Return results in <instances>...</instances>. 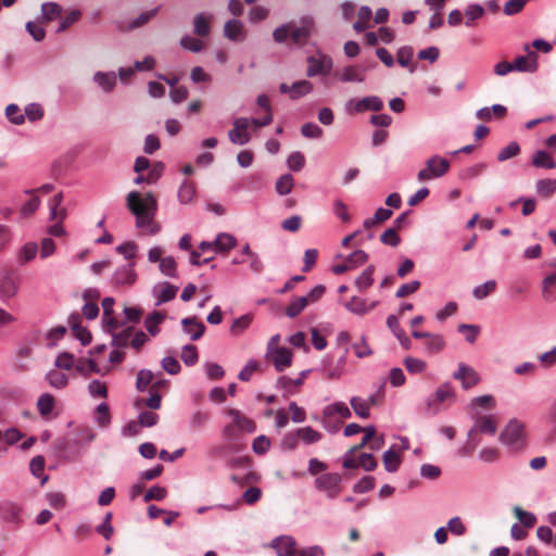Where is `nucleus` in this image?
Returning <instances> with one entry per match:
<instances>
[{
	"instance_id": "5701e85b",
	"label": "nucleus",
	"mask_w": 556,
	"mask_h": 556,
	"mask_svg": "<svg viewBox=\"0 0 556 556\" xmlns=\"http://www.w3.org/2000/svg\"><path fill=\"white\" fill-rule=\"evenodd\" d=\"M182 330L185 333L190 336V339L195 341L199 340L204 331L205 326L197 320V317H187L181 320Z\"/></svg>"
},
{
	"instance_id": "6e6d98bb",
	"label": "nucleus",
	"mask_w": 556,
	"mask_h": 556,
	"mask_svg": "<svg viewBox=\"0 0 556 556\" xmlns=\"http://www.w3.org/2000/svg\"><path fill=\"white\" fill-rule=\"evenodd\" d=\"M368 254L364 250H356L345 257V262L350 269H354L364 265L368 261Z\"/></svg>"
},
{
	"instance_id": "39448f33",
	"label": "nucleus",
	"mask_w": 556,
	"mask_h": 556,
	"mask_svg": "<svg viewBox=\"0 0 556 556\" xmlns=\"http://www.w3.org/2000/svg\"><path fill=\"white\" fill-rule=\"evenodd\" d=\"M450 169V161L438 154L430 156L425 167L417 173L419 181H429L443 177Z\"/></svg>"
},
{
	"instance_id": "ea45409f",
	"label": "nucleus",
	"mask_w": 556,
	"mask_h": 556,
	"mask_svg": "<svg viewBox=\"0 0 556 556\" xmlns=\"http://www.w3.org/2000/svg\"><path fill=\"white\" fill-rule=\"evenodd\" d=\"M210 20L204 13H199L193 17V33L205 37L210 34Z\"/></svg>"
},
{
	"instance_id": "c03bdc74",
	"label": "nucleus",
	"mask_w": 556,
	"mask_h": 556,
	"mask_svg": "<svg viewBox=\"0 0 556 556\" xmlns=\"http://www.w3.org/2000/svg\"><path fill=\"white\" fill-rule=\"evenodd\" d=\"M252 315L244 314L238 318H236L230 326V333L235 337L240 336L243 331H245L252 323Z\"/></svg>"
},
{
	"instance_id": "cd10ccee",
	"label": "nucleus",
	"mask_w": 556,
	"mask_h": 556,
	"mask_svg": "<svg viewBox=\"0 0 556 556\" xmlns=\"http://www.w3.org/2000/svg\"><path fill=\"white\" fill-rule=\"evenodd\" d=\"M338 415L342 419H348L352 416L349 406L344 402H334L324 407L323 416L325 418H332Z\"/></svg>"
},
{
	"instance_id": "a878e982",
	"label": "nucleus",
	"mask_w": 556,
	"mask_h": 556,
	"mask_svg": "<svg viewBox=\"0 0 556 556\" xmlns=\"http://www.w3.org/2000/svg\"><path fill=\"white\" fill-rule=\"evenodd\" d=\"M387 326L393 332V334L399 339L401 345L405 350H409L412 348V341L409 338L405 337L404 331L400 326L399 318L395 315L388 316Z\"/></svg>"
},
{
	"instance_id": "864d4df0",
	"label": "nucleus",
	"mask_w": 556,
	"mask_h": 556,
	"mask_svg": "<svg viewBox=\"0 0 556 556\" xmlns=\"http://www.w3.org/2000/svg\"><path fill=\"white\" fill-rule=\"evenodd\" d=\"M5 116L13 125H22L25 122V115L21 111L20 106L15 103H11L5 108Z\"/></svg>"
},
{
	"instance_id": "5fc2aeb1",
	"label": "nucleus",
	"mask_w": 556,
	"mask_h": 556,
	"mask_svg": "<svg viewBox=\"0 0 556 556\" xmlns=\"http://www.w3.org/2000/svg\"><path fill=\"white\" fill-rule=\"evenodd\" d=\"M161 273L167 277H177V263L173 256H165L159 264Z\"/></svg>"
},
{
	"instance_id": "6ab92c4d",
	"label": "nucleus",
	"mask_w": 556,
	"mask_h": 556,
	"mask_svg": "<svg viewBox=\"0 0 556 556\" xmlns=\"http://www.w3.org/2000/svg\"><path fill=\"white\" fill-rule=\"evenodd\" d=\"M546 430L543 434V442L547 445L556 443V400L552 403L546 416Z\"/></svg>"
},
{
	"instance_id": "393cba45",
	"label": "nucleus",
	"mask_w": 556,
	"mask_h": 556,
	"mask_svg": "<svg viewBox=\"0 0 556 556\" xmlns=\"http://www.w3.org/2000/svg\"><path fill=\"white\" fill-rule=\"evenodd\" d=\"M238 241L236 237L228 232H220L214 240V251L216 253H226L236 248Z\"/></svg>"
},
{
	"instance_id": "2f4dec72",
	"label": "nucleus",
	"mask_w": 556,
	"mask_h": 556,
	"mask_svg": "<svg viewBox=\"0 0 556 556\" xmlns=\"http://www.w3.org/2000/svg\"><path fill=\"white\" fill-rule=\"evenodd\" d=\"M394 447L392 446L387 450L382 456L383 465L388 472H395L401 465V456Z\"/></svg>"
},
{
	"instance_id": "9b49d317",
	"label": "nucleus",
	"mask_w": 556,
	"mask_h": 556,
	"mask_svg": "<svg viewBox=\"0 0 556 556\" xmlns=\"http://www.w3.org/2000/svg\"><path fill=\"white\" fill-rule=\"evenodd\" d=\"M18 278L12 271H4L0 275V300L9 302L18 292Z\"/></svg>"
},
{
	"instance_id": "c85d7f7f",
	"label": "nucleus",
	"mask_w": 556,
	"mask_h": 556,
	"mask_svg": "<svg viewBox=\"0 0 556 556\" xmlns=\"http://www.w3.org/2000/svg\"><path fill=\"white\" fill-rule=\"evenodd\" d=\"M93 81L104 91L111 92L116 85V75L114 72H97L93 75Z\"/></svg>"
},
{
	"instance_id": "f3484780",
	"label": "nucleus",
	"mask_w": 556,
	"mask_h": 556,
	"mask_svg": "<svg viewBox=\"0 0 556 556\" xmlns=\"http://www.w3.org/2000/svg\"><path fill=\"white\" fill-rule=\"evenodd\" d=\"M0 517L4 522L15 526H20L23 522L21 506L10 501L0 503Z\"/></svg>"
},
{
	"instance_id": "423d86ee",
	"label": "nucleus",
	"mask_w": 556,
	"mask_h": 556,
	"mask_svg": "<svg viewBox=\"0 0 556 556\" xmlns=\"http://www.w3.org/2000/svg\"><path fill=\"white\" fill-rule=\"evenodd\" d=\"M456 399L455 390L450 382L440 384L435 392L427 397L426 410L431 415H437L441 407L440 405L445 402H454Z\"/></svg>"
},
{
	"instance_id": "bb28decb",
	"label": "nucleus",
	"mask_w": 556,
	"mask_h": 556,
	"mask_svg": "<svg viewBox=\"0 0 556 556\" xmlns=\"http://www.w3.org/2000/svg\"><path fill=\"white\" fill-rule=\"evenodd\" d=\"M159 10H160V8L156 7L152 10L142 12L135 20L129 22L128 25L119 24L118 28L122 31H128V30H132L135 28H139V27L146 25L150 20H152L157 14Z\"/></svg>"
},
{
	"instance_id": "13d9d810",
	"label": "nucleus",
	"mask_w": 556,
	"mask_h": 556,
	"mask_svg": "<svg viewBox=\"0 0 556 556\" xmlns=\"http://www.w3.org/2000/svg\"><path fill=\"white\" fill-rule=\"evenodd\" d=\"M536 192L542 197H549L556 191V179H541L535 184Z\"/></svg>"
},
{
	"instance_id": "4d7b16f0",
	"label": "nucleus",
	"mask_w": 556,
	"mask_h": 556,
	"mask_svg": "<svg viewBox=\"0 0 556 556\" xmlns=\"http://www.w3.org/2000/svg\"><path fill=\"white\" fill-rule=\"evenodd\" d=\"M37 253H38L37 244L34 242H28L21 248V250L18 252V262L23 263V264L28 263L35 258Z\"/></svg>"
},
{
	"instance_id": "052dcab7",
	"label": "nucleus",
	"mask_w": 556,
	"mask_h": 556,
	"mask_svg": "<svg viewBox=\"0 0 556 556\" xmlns=\"http://www.w3.org/2000/svg\"><path fill=\"white\" fill-rule=\"evenodd\" d=\"M300 437L298 430L287 432L280 441V447L283 451H293L298 447Z\"/></svg>"
},
{
	"instance_id": "c756f323",
	"label": "nucleus",
	"mask_w": 556,
	"mask_h": 556,
	"mask_svg": "<svg viewBox=\"0 0 556 556\" xmlns=\"http://www.w3.org/2000/svg\"><path fill=\"white\" fill-rule=\"evenodd\" d=\"M166 319V314L164 312L154 311L149 314L144 319V326L147 331L155 337L160 333V325Z\"/></svg>"
},
{
	"instance_id": "de8ad7c7",
	"label": "nucleus",
	"mask_w": 556,
	"mask_h": 556,
	"mask_svg": "<svg viewBox=\"0 0 556 556\" xmlns=\"http://www.w3.org/2000/svg\"><path fill=\"white\" fill-rule=\"evenodd\" d=\"M350 403H351V406L354 410V413L361 417V418H368L369 415H370V407H369V403L368 401L362 399V397H358V396H353L351 400H350Z\"/></svg>"
},
{
	"instance_id": "c9c22d12",
	"label": "nucleus",
	"mask_w": 556,
	"mask_h": 556,
	"mask_svg": "<svg viewBox=\"0 0 556 556\" xmlns=\"http://www.w3.org/2000/svg\"><path fill=\"white\" fill-rule=\"evenodd\" d=\"M464 14L466 17L465 25L471 27L475 21L484 15V9L479 3H470L466 7Z\"/></svg>"
},
{
	"instance_id": "7c9ffc66",
	"label": "nucleus",
	"mask_w": 556,
	"mask_h": 556,
	"mask_svg": "<svg viewBox=\"0 0 556 556\" xmlns=\"http://www.w3.org/2000/svg\"><path fill=\"white\" fill-rule=\"evenodd\" d=\"M224 35L230 40H243V24L239 20H230L224 26Z\"/></svg>"
},
{
	"instance_id": "680f3d73",
	"label": "nucleus",
	"mask_w": 556,
	"mask_h": 556,
	"mask_svg": "<svg viewBox=\"0 0 556 556\" xmlns=\"http://www.w3.org/2000/svg\"><path fill=\"white\" fill-rule=\"evenodd\" d=\"M520 152V147L517 141L509 142L505 148L501 149L497 153V160L505 162L509 159L517 156Z\"/></svg>"
},
{
	"instance_id": "f257e3e1",
	"label": "nucleus",
	"mask_w": 556,
	"mask_h": 556,
	"mask_svg": "<svg viewBox=\"0 0 556 556\" xmlns=\"http://www.w3.org/2000/svg\"><path fill=\"white\" fill-rule=\"evenodd\" d=\"M126 206L136 217V227H141L144 220L154 219L157 202L151 192L142 195L138 191H130L126 197Z\"/></svg>"
},
{
	"instance_id": "a18cd8bd",
	"label": "nucleus",
	"mask_w": 556,
	"mask_h": 556,
	"mask_svg": "<svg viewBox=\"0 0 556 556\" xmlns=\"http://www.w3.org/2000/svg\"><path fill=\"white\" fill-rule=\"evenodd\" d=\"M62 13V8L56 2H45L41 5V15L46 22H52Z\"/></svg>"
},
{
	"instance_id": "72a5a7b5",
	"label": "nucleus",
	"mask_w": 556,
	"mask_h": 556,
	"mask_svg": "<svg viewBox=\"0 0 556 556\" xmlns=\"http://www.w3.org/2000/svg\"><path fill=\"white\" fill-rule=\"evenodd\" d=\"M163 169H164V165L162 163H157L155 164L147 175H138L135 179H134V182L136 185H141V184H148V185H152V184H155L157 181V179L161 177L162 173H163Z\"/></svg>"
},
{
	"instance_id": "69168bd1",
	"label": "nucleus",
	"mask_w": 556,
	"mask_h": 556,
	"mask_svg": "<svg viewBox=\"0 0 556 556\" xmlns=\"http://www.w3.org/2000/svg\"><path fill=\"white\" fill-rule=\"evenodd\" d=\"M514 514L526 528H532L536 522V517L533 513L526 511L518 506L514 508Z\"/></svg>"
},
{
	"instance_id": "dca6fc26",
	"label": "nucleus",
	"mask_w": 556,
	"mask_h": 556,
	"mask_svg": "<svg viewBox=\"0 0 556 556\" xmlns=\"http://www.w3.org/2000/svg\"><path fill=\"white\" fill-rule=\"evenodd\" d=\"M379 305V301H368L364 298L352 296L345 302L344 307L352 314L364 316L375 309Z\"/></svg>"
},
{
	"instance_id": "774afa93",
	"label": "nucleus",
	"mask_w": 556,
	"mask_h": 556,
	"mask_svg": "<svg viewBox=\"0 0 556 556\" xmlns=\"http://www.w3.org/2000/svg\"><path fill=\"white\" fill-rule=\"evenodd\" d=\"M380 241L386 245L395 248L400 244L401 238L397 235L396 228L390 227L386 229L383 233L380 236Z\"/></svg>"
},
{
	"instance_id": "bf43d9fd",
	"label": "nucleus",
	"mask_w": 556,
	"mask_h": 556,
	"mask_svg": "<svg viewBox=\"0 0 556 556\" xmlns=\"http://www.w3.org/2000/svg\"><path fill=\"white\" fill-rule=\"evenodd\" d=\"M177 291H178V288L176 286L165 282L162 286L160 294L157 295L155 305L159 306L163 303H166V302L173 300L176 296Z\"/></svg>"
},
{
	"instance_id": "b1692460",
	"label": "nucleus",
	"mask_w": 556,
	"mask_h": 556,
	"mask_svg": "<svg viewBox=\"0 0 556 556\" xmlns=\"http://www.w3.org/2000/svg\"><path fill=\"white\" fill-rule=\"evenodd\" d=\"M365 71V67L349 65L342 68L339 79L343 83H363Z\"/></svg>"
},
{
	"instance_id": "e2e57ef3",
	"label": "nucleus",
	"mask_w": 556,
	"mask_h": 556,
	"mask_svg": "<svg viewBox=\"0 0 556 556\" xmlns=\"http://www.w3.org/2000/svg\"><path fill=\"white\" fill-rule=\"evenodd\" d=\"M404 365L409 374H421L427 367L425 361L413 356L405 357Z\"/></svg>"
},
{
	"instance_id": "f704fd0d",
	"label": "nucleus",
	"mask_w": 556,
	"mask_h": 556,
	"mask_svg": "<svg viewBox=\"0 0 556 556\" xmlns=\"http://www.w3.org/2000/svg\"><path fill=\"white\" fill-rule=\"evenodd\" d=\"M79 316L77 314L70 316V324L74 336L80 341L83 345H88L91 342V333L77 324Z\"/></svg>"
},
{
	"instance_id": "09e8293b",
	"label": "nucleus",
	"mask_w": 556,
	"mask_h": 556,
	"mask_svg": "<svg viewBox=\"0 0 556 556\" xmlns=\"http://www.w3.org/2000/svg\"><path fill=\"white\" fill-rule=\"evenodd\" d=\"M496 289V281L495 280H488L477 287L472 290V295L477 300H483L488 298L490 294H492Z\"/></svg>"
},
{
	"instance_id": "4468645a",
	"label": "nucleus",
	"mask_w": 556,
	"mask_h": 556,
	"mask_svg": "<svg viewBox=\"0 0 556 556\" xmlns=\"http://www.w3.org/2000/svg\"><path fill=\"white\" fill-rule=\"evenodd\" d=\"M527 56H518L511 62L513 71L534 73L538 70V55L534 51L530 50V46H525Z\"/></svg>"
},
{
	"instance_id": "338daca9",
	"label": "nucleus",
	"mask_w": 556,
	"mask_h": 556,
	"mask_svg": "<svg viewBox=\"0 0 556 556\" xmlns=\"http://www.w3.org/2000/svg\"><path fill=\"white\" fill-rule=\"evenodd\" d=\"M198 351L195 345L186 344L181 351V359L187 366H192L198 362Z\"/></svg>"
},
{
	"instance_id": "8fccbe9b",
	"label": "nucleus",
	"mask_w": 556,
	"mask_h": 556,
	"mask_svg": "<svg viewBox=\"0 0 556 556\" xmlns=\"http://www.w3.org/2000/svg\"><path fill=\"white\" fill-rule=\"evenodd\" d=\"M294 186V179L290 174H285L278 178L275 185L276 192L279 195H287Z\"/></svg>"
},
{
	"instance_id": "0e129e2a",
	"label": "nucleus",
	"mask_w": 556,
	"mask_h": 556,
	"mask_svg": "<svg viewBox=\"0 0 556 556\" xmlns=\"http://www.w3.org/2000/svg\"><path fill=\"white\" fill-rule=\"evenodd\" d=\"M194 194H195L194 186L191 182L185 180L180 185V188L178 190V199H179L180 203H182V204L189 203L193 199Z\"/></svg>"
},
{
	"instance_id": "3c124183",
	"label": "nucleus",
	"mask_w": 556,
	"mask_h": 556,
	"mask_svg": "<svg viewBox=\"0 0 556 556\" xmlns=\"http://www.w3.org/2000/svg\"><path fill=\"white\" fill-rule=\"evenodd\" d=\"M132 334V327H127L119 332L112 333V345L119 349L125 348L130 343Z\"/></svg>"
},
{
	"instance_id": "4c0bfd02",
	"label": "nucleus",
	"mask_w": 556,
	"mask_h": 556,
	"mask_svg": "<svg viewBox=\"0 0 556 556\" xmlns=\"http://www.w3.org/2000/svg\"><path fill=\"white\" fill-rule=\"evenodd\" d=\"M444 344L445 342L442 336L429 333V337H427L424 343L425 352L428 354L438 353L444 348Z\"/></svg>"
},
{
	"instance_id": "37998d69",
	"label": "nucleus",
	"mask_w": 556,
	"mask_h": 556,
	"mask_svg": "<svg viewBox=\"0 0 556 556\" xmlns=\"http://www.w3.org/2000/svg\"><path fill=\"white\" fill-rule=\"evenodd\" d=\"M54 408V397L50 393H43L37 401V409L42 417L49 416Z\"/></svg>"
},
{
	"instance_id": "6e6552de",
	"label": "nucleus",
	"mask_w": 556,
	"mask_h": 556,
	"mask_svg": "<svg viewBox=\"0 0 556 556\" xmlns=\"http://www.w3.org/2000/svg\"><path fill=\"white\" fill-rule=\"evenodd\" d=\"M383 101L378 96H369L363 99H350L344 104L346 114L353 115L364 113L366 111L379 112L383 109Z\"/></svg>"
},
{
	"instance_id": "aec40b11",
	"label": "nucleus",
	"mask_w": 556,
	"mask_h": 556,
	"mask_svg": "<svg viewBox=\"0 0 556 556\" xmlns=\"http://www.w3.org/2000/svg\"><path fill=\"white\" fill-rule=\"evenodd\" d=\"M277 371H282L288 368L292 363V352L287 348L276 349L273 353L268 354Z\"/></svg>"
},
{
	"instance_id": "49530a36",
	"label": "nucleus",
	"mask_w": 556,
	"mask_h": 556,
	"mask_svg": "<svg viewBox=\"0 0 556 556\" xmlns=\"http://www.w3.org/2000/svg\"><path fill=\"white\" fill-rule=\"evenodd\" d=\"M46 379L49 382V384L55 389H63L68 383L67 375L58 370L48 371L46 374Z\"/></svg>"
},
{
	"instance_id": "4be33fe9",
	"label": "nucleus",
	"mask_w": 556,
	"mask_h": 556,
	"mask_svg": "<svg viewBox=\"0 0 556 556\" xmlns=\"http://www.w3.org/2000/svg\"><path fill=\"white\" fill-rule=\"evenodd\" d=\"M210 420L211 414L208 412L195 409L189 415L187 426L190 431L194 432L205 428Z\"/></svg>"
},
{
	"instance_id": "7ed1b4c3",
	"label": "nucleus",
	"mask_w": 556,
	"mask_h": 556,
	"mask_svg": "<svg viewBox=\"0 0 556 556\" xmlns=\"http://www.w3.org/2000/svg\"><path fill=\"white\" fill-rule=\"evenodd\" d=\"M500 442L510 452H518L526 445L523 426L516 419H511L498 437Z\"/></svg>"
},
{
	"instance_id": "412c9836",
	"label": "nucleus",
	"mask_w": 556,
	"mask_h": 556,
	"mask_svg": "<svg viewBox=\"0 0 556 556\" xmlns=\"http://www.w3.org/2000/svg\"><path fill=\"white\" fill-rule=\"evenodd\" d=\"M136 278L134 264H127L115 270L112 280L117 286H130L136 281Z\"/></svg>"
},
{
	"instance_id": "a211bd4d",
	"label": "nucleus",
	"mask_w": 556,
	"mask_h": 556,
	"mask_svg": "<svg viewBox=\"0 0 556 556\" xmlns=\"http://www.w3.org/2000/svg\"><path fill=\"white\" fill-rule=\"evenodd\" d=\"M270 546L277 551V556H294L296 554V542L290 535H280L274 539Z\"/></svg>"
},
{
	"instance_id": "1a4fd4ad",
	"label": "nucleus",
	"mask_w": 556,
	"mask_h": 556,
	"mask_svg": "<svg viewBox=\"0 0 556 556\" xmlns=\"http://www.w3.org/2000/svg\"><path fill=\"white\" fill-rule=\"evenodd\" d=\"M307 77L315 76H327L333 66L332 59L326 54H320L319 56L311 55L307 58Z\"/></svg>"
},
{
	"instance_id": "f03ea898",
	"label": "nucleus",
	"mask_w": 556,
	"mask_h": 556,
	"mask_svg": "<svg viewBox=\"0 0 556 556\" xmlns=\"http://www.w3.org/2000/svg\"><path fill=\"white\" fill-rule=\"evenodd\" d=\"M225 414L230 418V421L222 429V435L227 443H237L240 441L243 433H253L256 431L255 421L245 416L241 410L228 408L225 410Z\"/></svg>"
},
{
	"instance_id": "9d476101",
	"label": "nucleus",
	"mask_w": 556,
	"mask_h": 556,
	"mask_svg": "<svg viewBox=\"0 0 556 556\" xmlns=\"http://www.w3.org/2000/svg\"><path fill=\"white\" fill-rule=\"evenodd\" d=\"M472 418L475 419L473 426L469 429L467 433V438L470 439L475 433L479 432L482 434H489L494 435L497 430V418L494 415H481V416H475L472 415Z\"/></svg>"
},
{
	"instance_id": "f8f14e48",
	"label": "nucleus",
	"mask_w": 556,
	"mask_h": 556,
	"mask_svg": "<svg viewBox=\"0 0 556 556\" xmlns=\"http://www.w3.org/2000/svg\"><path fill=\"white\" fill-rule=\"evenodd\" d=\"M250 126V118L239 117L233 121V128L228 131V137L231 143L243 146L251 140L248 132Z\"/></svg>"
},
{
	"instance_id": "ddd939ff",
	"label": "nucleus",
	"mask_w": 556,
	"mask_h": 556,
	"mask_svg": "<svg viewBox=\"0 0 556 556\" xmlns=\"http://www.w3.org/2000/svg\"><path fill=\"white\" fill-rule=\"evenodd\" d=\"M455 380L460 381L463 389L468 390L480 381L479 374L465 363H459L457 370H455L452 375Z\"/></svg>"
},
{
	"instance_id": "20e7f679",
	"label": "nucleus",
	"mask_w": 556,
	"mask_h": 556,
	"mask_svg": "<svg viewBox=\"0 0 556 556\" xmlns=\"http://www.w3.org/2000/svg\"><path fill=\"white\" fill-rule=\"evenodd\" d=\"M315 489L329 500H334L342 492V476L338 472H326L316 477Z\"/></svg>"
},
{
	"instance_id": "a19ab883",
	"label": "nucleus",
	"mask_w": 556,
	"mask_h": 556,
	"mask_svg": "<svg viewBox=\"0 0 556 556\" xmlns=\"http://www.w3.org/2000/svg\"><path fill=\"white\" fill-rule=\"evenodd\" d=\"M300 440L306 444H314L321 440L323 434L309 426L298 428Z\"/></svg>"
},
{
	"instance_id": "603ef678",
	"label": "nucleus",
	"mask_w": 556,
	"mask_h": 556,
	"mask_svg": "<svg viewBox=\"0 0 556 556\" xmlns=\"http://www.w3.org/2000/svg\"><path fill=\"white\" fill-rule=\"evenodd\" d=\"M369 445V442H365L364 439L362 440V442H359L358 445H355L353 447H351L343 456V463H342V466L345 468V469H354V468H357L358 467V464L356 463V459L354 458V455L355 453L363 448L365 445Z\"/></svg>"
},
{
	"instance_id": "58836bf2",
	"label": "nucleus",
	"mask_w": 556,
	"mask_h": 556,
	"mask_svg": "<svg viewBox=\"0 0 556 556\" xmlns=\"http://www.w3.org/2000/svg\"><path fill=\"white\" fill-rule=\"evenodd\" d=\"M307 305V300L304 299V296H295L290 301V303L286 307V315L289 318H294L299 314H301Z\"/></svg>"
},
{
	"instance_id": "79ce46f5",
	"label": "nucleus",
	"mask_w": 556,
	"mask_h": 556,
	"mask_svg": "<svg viewBox=\"0 0 556 556\" xmlns=\"http://www.w3.org/2000/svg\"><path fill=\"white\" fill-rule=\"evenodd\" d=\"M532 164L535 167H543L548 169H553L556 167V162L547 152L543 150L536 151L533 154Z\"/></svg>"
},
{
	"instance_id": "0eeeda50",
	"label": "nucleus",
	"mask_w": 556,
	"mask_h": 556,
	"mask_svg": "<svg viewBox=\"0 0 556 556\" xmlns=\"http://www.w3.org/2000/svg\"><path fill=\"white\" fill-rule=\"evenodd\" d=\"M316 22L311 15H303L299 20V25L295 26L292 22L291 40L294 45L304 46L309 37L315 33Z\"/></svg>"
},
{
	"instance_id": "e433bc0d",
	"label": "nucleus",
	"mask_w": 556,
	"mask_h": 556,
	"mask_svg": "<svg viewBox=\"0 0 556 556\" xmlns=\"http://www.w3.org/2000/svg\"><path fill=\"white\" fill-rule=\"evenodd\" d=\"M291 100H298L313 91V84L308 80H298L290 86Z\"/></svg>"
},
{
	"instance_id": "473e14b6",
	"label": "nucleus",
	"mask_w": 556,
	"mask_h": 556,
	"mask_svg": "<svg viewBox=\"0 0 556 556\" xmlns=\"http://www.w3.org/2000/svg\"><path fill=\"white\" fill-rule=\"evenodd\" d=\"M375 266H367L363 273L355 279L354 283L358 291H366L374 283Z\"/></svg>"
},
{
	"instance_id": "2eb2a0df",
	"label": "nucleus",
	"mask_w": 556,
	"mask_h": 556,
	"mask_svg": "<svg viewBox=\"0 0 556 556\" xmlns=\"http://www.w3.org/2000/svg\"><path fill=\"white\" fill-rule=\"evenodd\" d=\"M346 354L348 350L343 353V355L340 356V358L337 361V364L333 368H328V363H332V357L330 355H326L321 359L320 368L319 370L326 375L328 379H338L340 378L344 371H345V365H346Z\"/></svg>"
}]
</instances>
